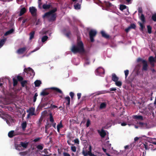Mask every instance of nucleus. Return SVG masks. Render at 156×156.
<instances>
[{
	"mask_svg": "<svg viewBox=\"0 0 156 156\" xmlns=\"http://www.w3.org/2000/svg\"><path fill=\"white\" fill-rule=\"evenodd\" d=\"M71 50L74 54L83 53L85 52L84 44L81 41L77 42L76 45H73Z\"/></svg>",
	"mask_w": 156,
	"mask_h": 156,
	"instance_id": "obj_1",
	"label": "nucleus"
},
{
	"mask_svg": "<svg viewBox=\"0 0 156 156\" xmlns=\"http://www.w3.org/2000/svg\"><path fill=\"white\" fill-rule=\"evenodd\" d=\"M57 11V9L55 8L49 11L46 12L43 16V18H48L49 22H53L55 21L57 17V15L55 12Z\"/></svg>",
	"mask_w": 156,
	"mask_h": 156,
	"instance_id": "obj_2",
	"label": "nucleus"
},
{
	"mask_svg": "<svg viewBox=\"0 0 156 156\" xmlns=\"http://www.w3.org/2000/svg\"><path fill=\"white\" fill-rule=\"evenodd\" d=\"M97 31L95 30H90L89 32V35L90 41L93 42L94 41V37L97 34Z\"/></svg>",
	"mask_w": 156,
	"mask_h": 156,
	"instance_id": "obj_3",
	"label": "nucleus"
},
{
	"mask_svg": "<svg viewBox=\"0 0 156 156\" xmlns=\"http://www.w3.org/2000/svg\"><path fill=\"white\" fill-rule=\"evenodd\" d=\"M21 134V132L16 133V132H14V130H11L9 132L8 136L9 138H11L15 136L19 135Z\"/></svg>",
	"mask_w": 156,
	"mask_h": 156,
	"instance_id": "obj_4",
	"label": "nucleus"
},
{
	"mask_svg": "<svg viewBox=\"0 0 156 156\" xmlns=\"http://www.w3.org/2000/svg\"><path fill=\"white\" fill-rule=\"evenodd\" d=\"M29 11L33 16H36L37 15V9L34 7H30L29 8Z\"/></svg>",
	"mask_w": 156,
	"mask_h": 156,
	"instance_id": "obj_5",
	"label": "nucleus"
},
{
	"mask_svg": "<svg viewBox=\"0 0 156 156\" xmlns=\"http://www.w3.org/2000/svg\"><path fill=\"white\" fill-rule=\"evenodd\" d=\"M148 61L150 63L152 67H154V62H155V59L152 56H150L148 58Z\"/></svg>",
	"mask_w": 156,
	"mask_h": 156,
	"instance_id": "obj_6",
	"label": "nucleus"
},
{
	"mask_svg": "<svg viewBox=\"0 0 156 156\" xmlns=\"http://www.w3.org/2000/svg\"><path fill=\"white\" fill-rule=\"evenodd\" d=\"M82 2V0H80L78 2H75V4L74 5L75 9H80Z\"/></svg>",
	"mask_w": 156,
	"mask_h": 156,
	"instance_id": "obj_7",
	"label": "nucleus"
},
{
	"mask_svg": "<svg viewBox=\"0 0 156 156\" xmlns=\"http://www.w3.org/2000/svg\"><path fill=\"white\" fill-rule=\"evenodd\" d=\"M148 65L147 61H143L142 70L143 71H147L148 69Z\"/></svg>",
	"mask_w": 156,
	"mask_h": 156,
	"instance_id": "obj_8",
	"label": "nucleus"
},
{
	"mask_svg": "<svg viewBox=\"0 0 156 156\" xmlns=\"http://www.w3.org/2000/svg\"><path fill=\"white\" fill-rule=\"evenodd\" d=\"M98 133L101 136L102 138H104L106 135V133L105 131L103 129H101V131L99 130H98Z\"/></svg>",
	"mask_w": 156,
	"mask_h": 156,
	"instance_id": "obj_9",
	"label": "nucleus"
},
{
	"mask_svg": "<svg viewBox=\"0 0 156 156\" xmlns=\"http://www.w3.org/2000/svg\"><path fill=\"white\" fill-rule=\"evenodd\" d=\"M26 50V47H23L19 49L17 51V52L19 54H23Z\"/></svg>",
	"mask_w": 156,
	"mask_h": 156,
	"instance_id": "obj_10",
	"label": "nucleus"
},
{
	"mask_svg": "<svg viewBox=\"0 0 156 156\" xmlns=\"http://www.w3.org/2000/svg\"><path fill=\"white\" fill-rule=\"evenodd\" d=\"M101 33L103 37L106 39H108L109 38V35L106 34L104 31L102 30L101 31Z\"/></svg>",
	"mask_w": 156,
	"mask_h": 156,
	"instance_id": "obj_11",
	"label": "nucleus"
},
{
	"mask_svg": "<svg viewBox=\"0 0 156 156\" xmlns=\"http://www.w3.org/2000/svg\"><path fill=\"white\" fill-rule=\"evenodd\" d=\"M119 79V77L116 76L115 74H112V81L114 82H115L116 81H118Z\"/></svg>",
	"mask_w": 156,
	"mask_h": 156,
	"instance_id": "obj_12",
	"label": "nucleus"
},
{
	"mask_svg": "<svg viewBox=\"0 0 156 156\" xmlns=\"http://www.w3.org/2000/svg\"><path fill=\"white\" fill-rule=\"evenodd\" d=\"M26 12V9L25 7L22 8L20 11L19 16H21L25 13Z\"/></svg>",
	"mask_w": 156,
	"mask_h": 156,
	"instance_id": "obj_13",
	"label": "nucleus"
},
{
	"mask_svg": "<svg viewBox=\"0 0 156 156\" xmlns=\"http://www.w3.org/2000/svg\"><path fill=\"white\" fill-rule=\"evenodd\" d=\"M49 93L46 91L45 90H43L40 94L41 96L44 97L49 94Z\"/></svg>",
	"mask_w": 156,
	"mask_h": 156,
	"instance_id": "obj_14",
	"label": "nucleus"
},
{
	"mask_svg": "<svg viewBox=\"0 0 156 156\" xmlns=\"http://www.w3.org/2000/svg\"><path fill=\"white\" fill-rule=\"evenodd\" d=\"M51 5L50 4H44L42 5V8L44 9H48L50 8Z\"/></svg>",
	"mask_w": 156,
	"mask_h": 156,
	"instance_id": "obj_15",
	"label": "nucleus"
},
{
	"mask_svg": "<svg viewBox=\"0 0 156 156\" xmlns=\"http://www.w3.org/2000/svg\"><path fill=\"white\" fill-rule=\"evenodd\" d=\"M14 31V30L13 28H12L6 32L4 34V35L5 36H7L10 34L12 33Z\"/></svg>",
	"mask_w": 156,
	"mask_h": 156,
	"instance_id": "obj_16",
	"label": "nucleus"
},
{
	"mask_svg": "<svg viewBox=\"0 0 156 156\" xmlns=\"http://www.w3.org/2000/svg\"><path fill=\"white\" fill-rule=\"evenodd\" d=\"M36 87H39L41 84V82L40 80H37L34 82Z\"/></svg>",
	"mask_w": 156,
	"mask_h": 156,
	"instance_id": "obj_17",
	"label": "nucleus"
},
{
	"mask_svg": "<svg viewBox=\"0 0 156 156\" xmlns=\"http://www.w3.org/2000/svg\"><path fill=\"white\" fill-rule=\"evenodd\" d=\"M52 90H54L56 91L57 92L60 93L62 94L63 93L62 91L59 89V88L57 87H52L51 88Z\"/></svg>",
	"mask_w": 156,
	"mask_h": 156,
	"instance_id": "obj_18",
	"label": "nucleus"
},
{
	"mask_svg": "<svg viewBox=\"0 0 156 156\" xmlns=\"http://www.w3.org/2000/svg\"><path fill=\"white\" fill-rule=\"evenodd\" d=\"M35 110L33 108H31L29 109V114L31 115H35Z\"/></svg>",
	"mask_w": 156,
	"mask_h": 156,
	"instance_id": "obj_19",
	"label": "nucleus"
},
{
	"mask_svg": "<svg viewBox=\"0 0 156 156\" xmlns=\"http://www.w3.org/2000/svg\"><path fill=\"white\" fill-rule=\"evenodd\" d=\"M28 144V143H24L23 142H21L20 143V145H21V146L23 148H26Z\"/></svg>",
	"mask_w": 156,
	"mask_h": 156,
	"instance_id": "obj_20",
	"label": "nucleus"
},
{
	"mask_svg": "<svg viewBox=\"0 0 156 156\" xmlns=\"http://www.w3.org/2000/svg\"><path fill=\"white\" fill-rule=\"evenodd\" d=\"M27 126V123L26 121H24L21 124V126L23 130H25Z\"/></svg>",
	"mask_w": 156,
	"mask_h": 156,
	"instance_id": "obj_21",
	"label": "nucleus"
},
{
	"mask_svg": "<svg viewBox=\"0 0 156 156\" xmlns=\"http://www.w3.org/2000/svg\"><path fill=\"white\" fill-rule=\"evenodd\" d=\"M134 119L137 120H143V117L141 115H136L134 116Z\"/></svg>",
	"mask_w": 156,
	"mask_h": 156,
	"instance_id": "obj_22",
	"label": "nucleus"
},
{
	"mask_svg": "<svg viewBox=\"0 0 156 156\" xmlns=\"http://www.w3.org/2000/svg\"><path fill=\"white\" fill-rule=\"evenodd\" d=\"M138 23L139 24L140 26V30L141 31H143L145 27V26L144 25L140 22H138Z\"/></svg>",
	"mask_w": 156,
	"mask_h": 156,
	"instance_id": "obj_23",
	"label": "nucleus"
},
{
	"mask_svg": "<svg viewBox=\"0 0 156 156\" xmlns=\"http://www.w3.org/2000/svg\"><path fill=\"white\" fill-rule=\"evenodd\" d=\"M6 41V39H4L0 41V48L4 45Z\"/></svg>",
	"mask_w": 156,
	"mask_h": 156,
	"instance_id": "obj_24",
	"label": "nucleus"
},
{
	"mask_svg": "<svg viewBox=\"0 0 156 156\" xmlns=\"http://www.w3.org/2000/svg\"><path fill=\"white\" fill-rule=\"evenodd\" d=\"M48 38V37L46 35L43 36L41 38L42 42L44 43L47 40Z\"/></svg>",
	"mask_w": 156,
	"mask_h": 156,
	"instance_id": "obj_25",
	"label": "nucleus"
},
{
	"mask_svg": "<svg viewBox=\"0 0 156 156\" xmlns=\"http://www.w3.org/2000/svg\"><path fill=\"white\" fill-rule=\"evenodd\" d=\"M27 80H23L21 82V86L23 87H25V85L27 83Z\"/></svg>",
	"mask_w": 156,
	"mask_h": 156,
	"instance_id": "obj_26",
	"label": "nucleus"
},
{
	"mask_svg": "<svg viewBox=\"0 0 156 156\" xmlns=\"http://www.w3.org/2000/svg\"><path fill=\"white\" fill-rule=\"evenodd\" d=\"M35 34V32L34 31H32L30 33V39H32L34 37V35Z\"/></svg>",
	"mask_w": 156,
	"mask_h": 156,
	"instance_id": "obj_27",
	"label": "nucleus"
},
{
	"mask_svg": "<svg viewBox=\"0 0 156 156\" xmlns=\"http://www.w3.org/2000/svg\"><path fill=\"white\" fill-rule=\"evenodd\" d=\"M101 70L103 71V69L99 68H98L95 71V72L97 73H96V75H98L100 74L101 73Z\"/></svg>",
	"mask_w": 156,
	"mask_h": 156,
	"instance_id": "obj_28",
	"label": "nucleus"
},
{
	"mask_svg": "<svg viewBox=\"0 0 156 156\" xmlns=\"http://www.w3.org/2000/svg\"><path fill=\"white\" fill-rule=\"evenodd\" d=\"M115 82V84L118 87H121L122 85V83L120 81H116Z\"/></svg>",
	"mask_w": 156,
	"mask_h": 156,
	"instance_id": "obj_29",
	"label": "nucleus"
},
{
	"mask_svg": "<svg viewBox=\"0 0 156 156\" xmlns=\"http://www.w3.org/2000/svg\"><path fill=\"white\" fill-rule=\"evenodd\" d=\"M147 32L148 33L150 34L152 32V27L150 25H148L147 26Z\"/></svg>",
	"mask_w": 156,
	"mask_h": 156,
	"instance_id": "obj_30",
	"label": "nucleus"
},
{
	"mask_svg": "<svg viewBox=\"0 0 156 156\" xmlns=\"http://www.w3.org/2000/svg\"><path fill=\"white\" fill-rule=\"evenodd\" d=\"M140 19L143 23H144L145 22V18L144 15L143 14H142L141 15L140 17Z\"/></svg>",
	"mask_w": 156,
	"mask_h": 156,
	"instance_id": "obj_31",
	"label": "nucleus"
},
{
	"mask_svg": "<svg viewBox=\"0 0 156 156\" xmlns=\"http://www.w3.org/2000/svg\"><path fill=\"white\" fill-rule=\"evenodd\" d=\"M31 69V68L30 67L25 68L24 69V71L26 73H28L30 71V70Z\"/></svg>",
	"mask_w": 156,
	"mask_h": 156,
	"instance_id": "obj_32",
	"label": "nucleus"
},
{
	"mask_svg": "<svg viewBox=\"0 0 156 156\" xmlns=\"http://www.w3.org/2000/svg\"><path fill=\"white\" fill-rule=\"evenodd\" d=\"M126 7L127 6L125 5H121L120 6V9L121 11H122L124 9H126Z\"/></svg>",
	"mask_w": 156,
	"mask_h": 156,
	"instance_id": "obj_33",
	"label": "nucleus"
},
{
	"mask_svg": "<svg viewBox=\"0 0 156 156\" xmlns=\"http://www.w3.org/2000/svg\"><path fill=\"white\" fill-rule=\"evenodd\" d=\"M63 127V125L62 124V121H61L60 123L58 124L57 126V128L61 129Z\"/></svg>",
	"mask_w": 156,
	"mask_h": 156,
	"instance_id": "obj_34",
	"label": "nucleus"
},
{
	"mask_svg": "<svg viewBox=\"0 0 156 156\" xmlns=\"http://www.w3.org/2000/svg\"><path fill=\"white\" fill-rule=\"evenodd\" d=\"M106 107V104L105 103H101L100 105V108L101 109L103 108Z\"/></svg>",
	"mask_w": 156,
	"mask_h": 156,
	"instance_id": "obj_35",
	"label": "nucleus"
},
{
	"mask_svg": "<svg viewBox=\"0 0 156 156\" xmlns=\"http://www.w3.org/2000/svg\"><path fill=\"white\" fill-rule=\"evenodd\" d=\"M17 80L16 79H15V78H13V85L14 86H15L17 84L18 82Z\"/></svg>",
	"mask_w": 156,
	"mask_h": 156,
	"instance_id": "obj_36",
	"label": "nucleus"
},
{
	"mask_svg": "<svg viewBox=\"0 0 156 156\" xmlns=\"http://www.w3.org/2000/svg\"><path fill=\"white\" fill-rule=\"evenodd\" d=\"M151 19L154 21L156 22V13L152 15Z\"/></svg>",
	"mask_w": 156,
	"mask_h": 156,
	"instance_id": "obj_37",
	"label": "nucleus"
},
{
	"mask_svg": "<svg viewBox=\"0 0 156 156\" xmlns=\"http://www.w3.org/2000/svg\"><path fill=\"white\" fill-rule=\"evenodd\" d=\"M17 80L19 81H22L23 80V78L20 76H17Z\"/></svg>",
	"mask_w": 156,
	"mask_h": 156,
	"instance_id": "obj_38",
	"label": "nucleus"
},
{
	"mask_svg": "<svg viewBox=\"0 0 156 156\" xmlns=\"http://www.w3.org/2000/svg\"><path fill=\"white\" fill-rule=\"evenodd\" d=\"M49 120L52 123H53L54 122V119L53 118L51 114L50 115Z\"/></svg>",
	"mask_w": 156,
	"mask_h": 156,
	"instance_id": "obj_39",
	"label": "nucleus"
},
{
	"mask_svg": "<svg viewBox=\"0 0 156 156\" xmlns=\"http://www.w3.org/2000/svg\"><path fill=\"white\" fill-rule=\"evenodd\" d=\"M105 5L107 6L110 7L112 6V3L109 2L105 1Z\"/></svg>",
	"mask_w": 156,
	"mask_h": 156,
	"instance_id": "obj_40",
	"label": "nucleus"
},
{
	"mask_svg": "<svg viewBox=\"0 0 156 156\" xmlns=\"http://www.w3.org/2000/svg\"><path fill=\"white\" fill-rule=\"evenodd\" d=\"M38 94L37 93H36L35 94L33 97V102H34L36 101V100H37V97L38 96Z\"/></svg>",
	"mask_w": 156,
	"mask_h": 156,
	"instance_id": "obj_41",
	"label": "nucleus"
},
{
	"mask_svg": "<svg viewBox=\"0 0 156 156\" xmlns=\"http://www.w3.org/2000/svg\"><path fill=\"white\" fill-rule=\"evenodd\" d=\"M130 29H135L136 28V25L134 23L131 24L129 26Z\"/></svg>",
	"mask_w": 156,
	"mask_h": 156,
	"instance_id": "obj_42",
	"label": "nucleus"
},
{
	"mask_svg": "<svg viewBox=\"0 0 156 156\" xmlns=\"http://www.w3.org/2000/svg\"><path fill=\"white\" fill-rule=\"evenodd\" d=\"M71 149L73 152H76V147L75 146H72L71 147Z\"/></svg>",
	"mask_w": 156,
	"mask_h": 156,
	"instance_id": "obj_43",
	"label": "nucleus"
},
{
	"mask_svg": "<svg viewBox=\"0 0 156 156\" xmlns=\"http://www.w3.org/2000/svg\"><path fill=\"white\" fill-rule=\"evenodd\" d=\"M37 149L40 150H42L43 149V147L41 145H38L36 147Z\"/></svg>",
	"mask_w": 156,
	"mask_h": 156,
	"instance_id": "obj_44",
	"label": "nucleus"
},
{
	"mask_svg": "<svg viewBox=\"0 0 156 156\" xmlns=\"http://www.w3.org/2000/svg\"><path fill=\"white\" fill-rule=\"evenodd\" d=\"M124 73L125 74V77L126 78L127 76H128V75L129 74V71L127 69L124 71Z\"/></svg>",
	"mask_w": 156,
	"mask_h": 156,
	"instance_id": "obj_45",
	"label": "nucleus"
},
{
	"mask_svg": "<svg viewBox=\"0 0 156 156\" xmlns=\"http://www.w3.org/2000/svg\"><path fill=\"white\" fill-rule=\"evenodd\" d=\"M143 61H146V60L143 59L142 58H139L137 59V62H141L142 63H143Z\"/></svg>",
	"mask_w": 156,
	"mask_h": 156,
	"instance_id": "obj_46",
	"label": "nucleus"
},
{
	"mask_svg": "<svg viewBox=\"0 0 156 156\" xmlns=\"http://www.w3.org/2000/svg\"><path fill=\"white\" fill-rule=\"evenodd\" d=\"M138 123L139 125H140L141 126H143L144 125L146 126L147 125L146 123H144L141 122H139Z\"/></svg>",
	"mask_w": 156,
	"mask_h": 156,
	"instance_id": "obj_47",
	"label": "nucleus"
},
{
	"mask_svg": "<svg viewBox=\"0 0 156 156\" xmlns=\"http://www.w3.org/2000/svg\"><path fill=\"white\" fill-rule=\"evenodd\" d=\"M82 154L84 156H87L88 155V151H85L84 150H83L82 151Z\"/></svg>",
	"mask_w": 156,
	"mask_h": 156,
	"instance_id": "obj_48",
	"label": "nucleus"
},
{
	"mask_svg": "<svg viewBox=\"0 0 156 156\" xmlns=\"http://www.w3.org/2000/svg\"><path fill=\"white\" fill-rule=\"evenodd\" d=\"M90 124V122L89 119H88L87 120L86 123V126L87 127H88L89 126Z\"/></svg>",
	"mask_w": 156,
	"mask_h": 156,
	"instance_id": "obj_49",
	"label": "nucleus"
},
{
	"mask_svg": "<svg viewBox=\"0 0 156 156\" xmlns=\"http://www.w3.org/2000/svg\"><path fill=\"white\" fill-rule=\"evenodd\" d=\"M51 125L49 123H47L45 126V129H49L51 127Z\"/></svg>",
	"mask_w": 156,
	"mask_h": 156,
	"instance_id": "obj_50",
	"label": "nucleus"
},
{
	"mask_svg": "<svg viewBox=\"0 0 156 156\" xmlns=\"http://www.w3.org/2000/svg\"><path fill=\"white\" fill-rule=\"evenodd\" d=\"M4 88L3 87L2 83H0V90L2 91H3Z\"/></svg>",
	"mask_w": 156,
	"mask_h": 156,
	"instance_id": "obj_51",
	"label": "nucleus"
},
{
	"mask_svg": "<svg viewBox=\"0 0 156 156\" xmlns=\"http://www.w3.org/2000/svg\"><path fill=\"white\" fill-rule=\"evenodd\" d=\"M143 145L145 150H148L149 149V148L148 147V146L147 144H144Z\"/></svg>",
	"mask_w": 156,
	"mask_h": 156,
	"instance_id": "obj_52",
	"label": "nucleus"
},
{
	"mask_svg": "<svg viewBox=\"0 0 156 156\" xmlns=\"http://www.w3.org/2000/svg\"><path fill=\"white\" fill-rule=\"evenodd\" d=\"M74 93L72 92H71L69 93V95L70 96L71 99L73 98L74 96Z\"/></svg>",
	"mask_w": 156,
	"mask_h": 156,
	"instance_id": "obj_53",
	"label": "nucleus"
},
{
	"mask_svg": "<svg viewBox=\"0 0 156 156\" xmlns=\"http://www.w3.org/2000/svg\"><path fill=\"white\" fill-rule=\"evenodd\" d=\"M41 138L40 137H38L37 138H35L33 140V141L34 142H37L39 141L41 139Z\"/></svg>",
	"mask_w": 156,
	"mask_h": 156,
	"instance_id": "obj_54",
	"label": "nucleus"
},
{
	"mask_svg": "<svg viewBox=\"0 0 156 156\" xmlns=\"http://www.w3.org/2000/svg\"><path fill=\"white\" fill-rule=\"evenodd\" d=\"M88 155L90 156H95L93 154H92L90 151H88Z\"/></svg>",
	"mask_w": 156,
	"mask_h": 156,
	"instance_id": "obj_55",
	"label": "nucleus"
},
{
	"mask_svg": "<svg viewBox=\"0 0 156 156\" xmlns=\"http://www.w3.org/2000/svg\"><path fill=\"white\" fill-rule=\"evenodd\" d=\"M40 49V47H37L35 49H34V50L32 51H31L30 52V53H33L35 51H37V50H39V49Z\"/></svg>",
	"mask_w": 156,
	"mask_h": 156,
	"instance_id": "obj_56",
	"label": "nucleus"
},
{
	"mask_svg": "<svg viewBox=\"0 0 156 156\" xmlns=\"http://www.w3.org/2000/svg\"><path fill=\"white\" fill-rule=\"evenodd\" d=\"M65 99L67 101V102L70 101V98L68 96L65 97Z\"/></svg>",
	"mask_w": 156,
	"mask_h": 156,
	"instance_id": "obj_57",
	"label": "nucleus"
},
{
	"mask_svg": "<svg viewBox=\"0 0 156 156\" xmlns=\"http://www.w3.org/2000/svg\"><path fill=\"white\" fill-rule=\"evenodd\" d=\"M74 143L76 144H79V141L78 139L76 138L74 140Z\"/></svg>",
	"mask_w": 156,
	"mask_h": 156,
	"instance_id": "obj_58",
	"label": "nucleus"
},
{
	"mask_svg": "<svg viewBox=\"0 0 156 156\" xmlns=\"http://www.w3.org/2000/svg\"><path fill=\"white\" fill-rule=\"evenodd\" d=\"M30 73H31V75H35V73L34 71L32 68L30 70Z\"/></svg>",
	"mask_w": 156,
	"mask_h": 156,
	"instance_id": "obj_59",
	"label": "nucleus"
},
{
	"mask_svg": "<svg viewBox=\"0 0 156 156\" xmlns=\"http://www.w3.org/2000/svg\"><path fill=\"white\" fill-rule=\"evenodd\" d=\"M63 156H70L69 154L65 152L63 153Z\"/></svg>",
	"mask_w": 156,
	"mask_h": 156,
	"instance_id": "obj_60",
	"label": "nucleus"
},
{
	"mask_svg": "<svg viewBox=\"0 0 156 156\" xmlns=\"http://www.w3.org/2000/svg\"><path fill=\"white\" fill-rule=\"evenodd\" d=\"M77 96L78 97V99H79L80 98L81 95V94L80 93H78L77 94Z\"/></svg>",
	"mask_w": 156,
	"mask_h": 156,
	"instance_id": "obj_61",
	"label": "nucleus"
},
{
	"mask_svg": "<svg viewBox=\"0 0 156 156\" xmlns=\"http://www.w3.org/2000/svg\"><path fill=\"white\" fill-rule=\"evenodd\" d=\"M130 29L129 27L128 28L125 29V30L126 32L128 33Z\"/></svg>",
	"mask_w": 156,
	"mask_h": 156,
	"instance_id": "obj_62",
	"label": "nucleus"
},
{
	"mask_svg": "<svg viewBox=\"0 0 156 156\" xmlns=\"http://www.w3.org/2000/svg\"><path fill=\"white\" fill-rule=\"evenodd\" d=\"M138 12L139 13H142V10L141 8H139Z\"/></svg>",
	"mask_w": 156,
	"mask_h": 156,
	"instance_id": "obj_63",
	"label": "nucleus"
},
{
	"mask_svg": "<svg viewBox=\"0 0 156 156\" xmlns=\"http://www.w3.org/2000/svg\"><path fill=\"white\" fill-rule=\"evenodd\" d=\"M142 156H146V152L145 151H144L142 152Z\"/></svg>",
	"mask_w": 156,
	"mask_h": 156,
	"instance_id": "obj_64",
	"label": "nucleus"
}]
</instances>
